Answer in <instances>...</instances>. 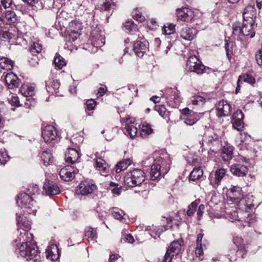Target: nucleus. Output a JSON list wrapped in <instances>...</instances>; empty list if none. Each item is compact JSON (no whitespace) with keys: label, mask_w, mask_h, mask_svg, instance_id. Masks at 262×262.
<instances>
[{"label":"nucleus","mask_w":262,"mask_h":262,"mask_svg":"<svg viewBox=\"0 0 262 262\" xmlns=\"http://www.w3.org/2000/svg\"><path fill=\"white\" fill-rule=\"evenodd\" d=\"M32 239L27 238L26 241H23L22 238L20 241L21 245H17L15 253L27 260L30 259L37 262L40 259V252L36 244L31 241Z\"/></svg>","instance_id":"nucleus-1"},{"label":"nucleus","mask_w":262,"mask_h":262,"mask_svg":"<svg viewBox=\"0 0 262 262\" xmlns=\"http://www.w3.org/2000/svg\"><path fill=\"white\" fill-rule=\"evenodd\" d=\"M254 11L252 6L245 8L243 13V23L242 26L243 36H249L252 38L255 35L254 27L256 26L253 19Z\"/></svg>","instance_id":"nucleus-2"},{"label":"nucleus","mask_w":262,"mask_h":262,"mask_svg":"<svg viewBox=\"0 0 262 262\" xmlns=\"http://www.w3.org/2000/svg\"><path fill=\"white\" fill-rule=\"evenodd\" d=\"M227 197L229 200L234 201L237 203L239 207H241L242 205L245 206V209L247 211V209H251L254 206L253 204L246 203V200L243 198L242 188L239 186H233L228 190L227 193Z\"/></svg>","instance_id":"nucleus-3"},{"label":"nucleus","mask_w":262,"mask_h":262,"mask_svg":"<svg viewBox=\"0 0 262 262\" xmlns=\"http://www.w3.org/2000/svg\"><path fill=\"white\" fill-rule=\"evenodd\" d=\"M18 205L24 208V212L28 214L35 215L37 206L33 199L27 193H21L17 196L16 200Z\"/></svg>","instance_id":"nucleus-4"},{"label":"nucleus","mask_w":262,"mask_h":262,"mask_svg":"<svg viewBox=\"0 0 262 262\" xmlns=\"http://www.w3.org/2000/svg\"><path fill=\"white\" fill-rule=\"evenodd\" d=\"M144 171L140 169H134L128 172L124 177V183L129 186L134 187L140 185L145 180Z\"/></svg>","instance_id":"nucleus-5"},{"label":"nucleus","mask_w":262,"mask_h":262,"mask_svg":"<svg viewBox=\"0 0 262 262\" xmlns=\"http://www.w3.org/2000/svg\"><path fill=\"white\" fill-rule=\"evenodd\" d=\"M163 97L167 103L172 107L178 108L182 101L180 92L175 88L166 89Z\"/></svg>","instance_id":"nucleus-6"},{"label":"nucleus","mask_w":262,"mask_h":262,"mask_svg":"<svg viewBox=\"0 0 262 262\" xmlns=\"http://www.w3.org/2000/svg\"><path fill=\"white\" fill-rule=\"evenodd\" d=\"M164 162L162 160V158L158 159L155 163H154L150 168V175L152 180H156L159 179L162 175L164 176L167 173L169 169V165L165 166V171L163 172L164 169L161 170V168L164 165Z\"/></svg>","instance_id":"nucleus-7"},{"label":"nucleus","mask_w":262,"mask_h":262,"mask_svg":"<svg viewBox=\"0 0 262 262\" xmlns=\"http://www.w3.org/2000/svg\"><path fill=\"white\" fill-rule=\"evenodd\" d=\"M17 223L18 228H22L24 231L23 233L20 232L18 237L19 241H21L22 238H23V241H26L27 238L33 239V234L28 232V230L31 228V225L29 221L27 220L26 217L18 216L17 218Z\"/></svg>","instance_id":"nucleus-8"},{"label":"nucleus","mask_w":262,"mask_h":262,"mask_svg":"<svg viewBox=\"0 0 262 262\" xmlns=\"http://www.w3.org/2000/svg\"><path fill=\"white\" fill-rule=\"evenodd\" d=\"M182 249L180 242L178 241L172 242L168 247L162 260L158 259L157 262H171L174 255H178Z\"/></svg>","instance_id":"nucleus-9"},{"label":"nucleus","mask_w":262,"mask_h":262,"mask_svg":"<svg viewBox=\"0 0 262 262\" xmlns=\"http://www.w3.org/2000/svg\"><path fill=\"white\" fill-rule=\"evenodd\" d=\"M186 68L188 70L196 73L198 74H203L205 72V67L195 56H191L187 60Z\"/></svg>","instance_id":"nucleus-10"},{"label":"nucleus","mask_w":262,"mask_h":262,"mask_svg":"<svg viewBox=\"0 0 262 262\" xmlns=\"http://www.w3.org/2000/svg\"><path fill=\"white\" fill-rule=\"evenodd\" d=\"M42 136L46 142H50L59 137L57 129L53 125H47L42 130Z\"/></svg>","instance_id":"nucleus-11"},{"label":"nucleus","mask_w":262,"mask_h":262,"mask_svg":"<svg viewBox=\"0 0 262 262\" xmlns=\"http://www.w3.org/2000/svg\"><path fill=\"white\" fill-rule=\"evenodd\" d=\"M78 172V169L76 166L67 165L60 170L59 176L62 180L69 181L74 178L75 173Z\"/></svg>","instance_id":"nucleus-12"},{"label":"nucleus","mask_w":262,"mask_h":262,"mask_svg":"<svg viewBox=\"0 0 262 262\" xmlns=\"http://www.w3.org/2000/svg\"><path fill=\"white\" fill-rule=\"evenodd\" d=\"M96 186L93 180H85L79 185V190L81 195H88L93 193Z\"/></svg>","instance_id":"nucleus-13"},{"label":"nucleus","mask_w":262,"mask_h":262,"mask_svg":"<svg viewBox=\"0 0 262 262\" xmlns=\"http://www.w3.org/2000/svg\"><path fill=\"white\" fill-rule=\"evenodd\" d=\"M244 115L241 110H237L232 117L231 123L233 128L238 131L242 130L244 128Z\"/></svg>","instance_id":"nucleus-14"},{"label":"nucleus","mask_w":262,"mask_h":262,"mask_svg":"<svg viewBox=\"0 0 262 262\" xmlns=\"http://www.w3.org/2000/svg\"><path fill=\"white\" fill-rule=\"evenodd\" d=\"M216 115L219 117L228 116L230 114L231 106L225 100L219 101L216 104Z\"/></svg>","instance_id":"nucleus-15"},{"label":"nucleus","mask_w":262,"mask_h":262,"mask_svg":"<svg viewBox=\"0 0 262 262\" xmlns=\"http://www.w3.org/2000/svg\"><path fill=\"white\" fill-rule=\"evenodd\" d=\"M226 174V170L224 168H220L215 171L214 177H209L210 184L213 188H216L221 185L222 179L224 178Z\"/></svg>","instance_id":"nucleus-16"},{"label":"nucleus","mask_w":262,"mask_h":262,"mask_svg":"<svg viewBox=\"0 0 262 262\" xmlns=\"http://www.w3.org/2000/svg\"><path fill=\"white\" fill-rule=\"evenodd\" d=\"M148 42L145 39L135 42L132 50L138 57H142L148 47Z\"/></svg>","instance_id":"nucleus-17"},{"label":"nucleus","mask_w":262,"mask_h":262,"mask_svg":"<svg viewBox=\"0 0 262 262\" xmlns=\"http://www.w3.org/2000/svg\"><path fill=\"white\" fill-rule=\"evenodd\" d=\"M176 14L178 19L184 21H190L194 17L193 12L187 8L177 10Z\"/></svg>","instance_id":"nucleus-18"},{"label":"nucleus","mask_w":262,"mask_h":262,"mask_svg":"<svg viewBox=\"0 0 262 262\" xmlns=\"http://www.w3.org/2000/svg\"><path fill=\"white\" fill-rule=\"evenodd\" d=\"M230 170L232 174L237 177L245 176L248 169L247 166L241 164H234L230 166Z\"/></svg>","instance_id":"nucleus-19"},{"label":"nucleus","mask_w":262,"mask_h":262,"mask_svg":"<svg viewBox=\"0 0 262 262\" xmlns=\"http://www.w3.org/2000/svg\"><path fill=\"white\" fill-rule=\"evenodd\" d=\"M5 80L9 89L17 88L19 84L18 78L12 72L8 73L5 76Z\"/></svg>","instance_id":"nucleus-20"},{"label":"nucleus","mask_w":262,"mask_h":262,"mask_svg":"<svg viewBox=\"0 0 262 262\" xmlns=\"http://www.w3.org/2000/svg\"><path fill=\"white\" fill-rule=\"evenodd\" d=\"M43 189L47 195H56L60 192L58 186L53 181L49 180L45 182Z\"/></svg>","instance_id":"nucleus-21"},{"label":"nucleus","mask_w":262,"mask_h":262,"mask_svg":"<svg viewBox=\"0 0 262 262\" xmlns=\"http://www.w3.org/2000/svg\"><path fill=\"white\" fill-rule=\"evenodd\" d=\"M115 0H104L102 4L100 5L99 9L101 11H106L108 13L106 16L108 17L111 15L116 6Z\"/></svg>","instance_id":"nucleus-22"},{"label":"nucleus","mask_w":262,"mask_h":262,"mask_svg":"<svg viewBox=\"0 0 262 262\" xmlns=\"http://www.w3.org/2000/svg\"><path fill=\"white\" fill-rule=\"evenodd\" d=\"M80 157L79 153L77 150L73 148H70L68 149L65 155L66 162L72 164L75 163Z\"/></svg>","instance_id":"nucleus-23"},{"label":"nucleus","mask_w":262,"mask_h":262,"mask_svg":"<svg viewBox=\"0 0 262 262\" xmlns=\"http://www.w3.org/2000/svg\"><path fill=\"white\" fill-rule=\"evenodd\" d=\"M74 25H76L77 27L75 29H72L71 33L69 34V40L71 42L76 40L80 34L81 24L77 21H72L70 24V27L72 28Z\"/></svg>","instance_id":"nucleus-24"},{"label":"nucleus","mask_w":262,"mask_h":262,"mask_svg":"<svg viewBox=\"0 0 262 262\" xmlns=\"http://www.w3.org/2000/svg\"><path fill=\"white\" fill-rule=\"evenodd\" d=\"M196 34V31L194 28H190L185 27L182 29L180 36L181 37L186 40H191L195 37Z\"/></svg>","instance_id":"nucleus-25"},{"label":"nucleus","mask_w":262,"mask_h":262,"mask_svg":"<svg viewBox=\"0 0 262 262\" xmlns=\"http://www.w3.org/2000/svg\"><path fill=\"white\" fill-rule=\"evenodd\" d=\"M94 166L97 170L100 171L102 175H104L109 171V167L106 162L101 158H98L96 159Z\"/></svg>","instance_id":"nucleus-26"},{"label":"nucleus","mask_w":262,"mask_h":262,"mask_svg":"<svg viewBox=\"0 0 262 262\" xmlns=\"http://www.w3.org/2000/svg\"><path fill=\"white\" fill-rule=\"evenodd\" d=\"M164 220H163V222H166V225H164L163 227H158V229H157L156 226H154L152 225L151 226L152 229L155 230V234L156 235H157L158 237L160 236V235L161 232H162L163 231H165L166 230H168L170 228H171L172 227V218L171 217H163Z\"/></svg>","instance_id":"nucleus-27"},{"label":"nucleus","mask_w":262,"mask_h":262,"mask_svg":"<svg viewBox=\"0 0 262 262\" xmlns=\"http://www.w3.org/2000/svg\"><path fill=\"white\" fill-rule=\"evenodd\" d=\"M234 147L227 144L224 146L221 151V157L225 162H228L233 157Z\"/></svg>","instance_id":"nucleus-28"},{"label":"nucleus","mask_w":262,"mask_h":262,"mask_svg":"<svg viewBox=\"0 0 262 262\" xmlns=\"http://www.w3.org/2000/svg\"><path fill=\"white\" fill-rule=\"evenodd\" d=\"M60 83L57 80H49L46 82L47 91L51 94H57L59 92Z\"/></svg>","instance_id":"nucleus-29"},{"label":"nucleus","mask_w":262,"mask_h":262,"mask_svg":"<svg viewBox=\"0 0 262 262\" xmlns=\"http://www.w3.org/2000/svg\"><path fill=\"white\" fill-rule=\"evenodd\" d=\"M20 92L25 97H32L35 94V88L29 84L21 85L19 90Z\"/></svg>","instance_id":"nucleus-30"},{"label":"nucleus","mask_w":262,"mask_h":262,"mask_svg":"<svg viewBox=\"0 0 262 262\" xmlns=\"http://www.w3.org/2000/svg\"><path fill=\"white\" fill-rule=\"evenodd\" d=\"M242 240L243 239L241 237H236L233 238V241L238 249L236 252L237 253L241 255L242 257H244V255H245L248 251V247H246L245 245L241 244Z\"/></svg>","instance_id":"nucleus-31"},{"label":"nucleus","mask_w":262,"mask_h":262,"mask_svg":"<svg viewBox=\"0 0 262 262\" xmlns=\"http://www.w3.org/2000/svg\"><path fill=\"white\" fill-rule=\"evenodd\" d=\"M47 257L52 260L57 259L59 257L58 249L56 245H52L48 248L46 251Z\"/></svg>","instance_id":"nucleus-32"},{"label":"nucleus","mask_w":262,"mask_h":262,"mask_svg":"<svg viewBox=\"0 0 262 262\" xmlns=\"http://www.w3.org/2000/svg\"><path fill=\"white\" fill-rule=\"evenodd\" d=\"M94 34V33H93ZM92 43L96 48L101 47L105 43V38L102 35H97L92 36Z\"/></svg>","instance_id":"nucleus-33"},{"label":"nucleus","mask_w":262,"mask_h":262,"mask_svg":"<svg viewBox=\"0 0 262 262\" xmlns=\"http://www.w3.org/2000/svg\"><path fill=\"white\" fill-rule=\"evenodd\" d=\"M14 62L8 58L2 57L0 58V68L3 69L11 70L14 67Z\"/></svg>","instance_id":"nucleus-34"},{"label":"nucleus","mask_w":262,"mask_h":262,"mask_svg":"<svg viewBox=\"0 0 262 262\" xmlns=\"http://www.w3.org/2000/svg\"><path fill=\"white\" fill-rule=\"evenodd\" d=\"M41 159L45 166H48L52 163L53 157L50 150H46L41 154Z\"/></svg>","instance_id":"nucleus-35"},{"label":"nucleus","mask_w":262,"mask_h":262,"mask_svg":"<svg viewBox=\"0 0 262 262\" xmlns=\"http://www.w3.org/2000/svg\"><path fill=\"white\" fill-rule=\"evenodd\" d=\"M203 174V170L200 167H194L189 175V180L194 181L200 179Z\"/></svg>","instance_id":"nucleus-36"},{"label":"nucleus","mask_w":262,"mask_h":262,"mask_svg":"<svg viewBox=\"0 0 262 262\" xmlns=\"http://www.w3.org/2000/svg\"><path fill=\"white\" fill-rule=\"evenodd\" d=\"M242 30L240 22H235L232 25V34L237 37V39H241V37L243 36Z\"/></svg>","instance_id":"nucleus-37"},{"label":"nucleus","mask_w":262,"mask_h":262,"mask_svg":"<svg viewBox=\"0 0 262 262\" xmlns=\"http://www.w3.org/2000/svg\"><path fill=\"white\" fill-rule=\"evenodd\" d=\"M151 133H152V129L151 128L150 125L146 122L143 123L142 124L140 132L141 137L143 138H146Z\"/></svg>","instance_id":"nucleus-38"},{"label":"nucleus","mask_w":262,"mask_h":262,"mask_svg":"<svg viewBox=\"0 0 262 262\" xmlns=\"http://www.w3.org/2000/svg\"><path fill=\"white\" fill-rule=\"evenodd\" d=\"M6 19L8 21L9 24L15 23L18 18L16 14L14 11H7L5 13Z\"/></svg>","instance_id":"nucleus-39"},{"label":"nucleus","mask_w":262,"mask_h":262,"mask_svg":"<svg viewBox=\"0 0 262 262\" xmlns=\"http://www.w3.org/2000/svg\"><path fill=\"white\" fill-rule=\"evenodd\" d=\"M205 101V99L202 96L195 95L192 96L189 100V103L195 105H202Z\"/></svg>","instance_id":"nucleus-40"},{"label":"nucleus","mask_w":262,"mask_h":262,"mask_svg":"<svg viewBox=\"0 0 262 262\" xmlns=\"http://www.w3.org/2000/svg\"><path fill=\"white\" fill-rule=\"evenodd\" d=\"M126 133L133 139L137 136V128L133 124L127 125L125 127Z\"/></svg>","instance_id":"nucleus-41"},{"label":"nucleus","mask_w":262,"mask_h":262,"mask_svg":"<svg viewBox=\"0 0 262 262\" xmlns=\"http://www.w3.org/2000/svg\"><path fill=\"white\" fill-rule=\"evenodd\" d=\"M54 63L55 67L58 69H61L62 67L66 64L64 59L60 55H57L55 57Z\"/></svg>","instance_id":"nucleus-42"},{"label":"nucleus","mask_w":262,"mask_h":262,"mask_svg":"<svg viewBox=\"0 0 262 262\" xmlns=\"http://www.w3.org/2000/svg\"><path fill=\"white\" fill-rule=\"evenodd\" d=\"M42 50V46L39 42H34L30 47V53L31 54H39Z\"/></svg>","instance_id":"nucleus-43"},{"label":"nucleus","mask_w":262,"mask_h":262,"mask_svg":"<svg viewBox=\"0 0 262 262\" xmlns=\"http://www.w3.org/2000/svg\"><path fill=\"white\" fill-rule=\"evenodd\" d=\"M136 26L132 23L127 22L126 23L123 29L127 33H132L137 30Z\"/></svg>","instance_id":"nucleus-44"},{"label":"nucleus","mask_w":262,"mask_h":262,"mask_svg":"<svg viewBox=\"0 0 262 262\" xmlns=\"http://www.w3.org/2000/svg\"><path fill=\"white\" fill-rule=\"evenodd\" d=\"M163 30L166 35L172 34L175 31V25L172 24H167V26H164Z\"/></svg>","instance_id":"nucleus-45"},{"label":"nucleus","mask_w":262,"mask_h":262,"mask_svg":"<svg viewBox=\"0 0 262 262\" xmlns=\"http://www.w3.org/2000/svg\"><path fill=\"white\" fill-rule=\"evenodd\" d=\"M29 195H35L39 193V189L37 185L30 186L27 189Z\"/></svg>","instance_id":"nucleus-46"},{"label":"nucleus","mask_w":262,"mask_h":262,"mask_svg":"<svg viewBox=\"0 0 262 262\" xmlns=\"http://www.w3.org/2000/svg\"><path fill=\"white\" fill-rule=\"evenodd\" d=\"M197 205V203L195 202L191 203V204L188 206V209L187 211V214L188 216H191L193 215L196 211Z\"/></svg>","instance_id":"nucleus-47"},{"label":"nucleus","mask_w":262,"mask_h":262,"mask_svg":"<svg viewBox=\"0 0 262 262\" xmlns=\"http://www.w3.org/2000/svg\"><path fill=\"white\" fill-rule=\"evenodd\" d=\"M239 78H242V82L244 81L250 84H252L255 82V79L249 74H245L243 76H240Z\"/></svg>","instance_id":"nucleus-48"},{"label":"nucleus","mask_w":262,"mask_h":262,"mask_svg":"<svg viewBox=\"0 0 262 262\" xmlns=\"http://www.w3.org/2000/svg\"><path fill=\"white\" fill-rule=\"evenodd\" d=\"M31 55L32 57L29 58V62L32 67H36L38 64L39 59L35 54Z\"/></svg>","instance_id":"nucleus-49"},{"label":"nucleus","mask_w":262,"mask_h":262,"mask_svg":"<svg viewBox=\"0 0 262 262\" xmlns=\"http://www.w3.org/2000/svg\"><path fill=\"white\" fill-rule=\"evenodd\" d=\"M85 236L92 240H94L97 236L96 232L93 229H90L85 231Z\"/></svg>","instance_id":"nucleus-50"},{"label":"nucleus","mask_w":262,"mask_h":262,"mask_svg":"<svg viewBox=\"0 0 262 262\" xmlns=\"http://www.w3.org/2000/svg\"><path fill=\"white\" fill-rule=\"evenodd\" d=\"M5 15H0V28L2 29H6L7 26L10 25L9 23L6 20Z\"/></svg>","instance_id":"nucleus-51"},{"label":"nucleus","mask_w":262,"mask_h":262,"mask_svg":"<svg viewBox=\"0 0 262 262\" xmlns=\"http://www.w3.org/2000/svg\"><path fill=\"white\" fill-rule=\"evenodd\" d=\"M127 168V165H125L123 161L120 162L116 165V172L117 173H119L122 170L126 169Z\"/></svg>","instance_id":"nucleus-52"},{"label":"nucleus","mask_w":262,"mask_h":262,"mask_svg":"<svg viewBox=\"0 0 262 262\" xmlns=\"http://www.w3.org/2000/svg\"><path fill=\"white\" fill-rule=\"evenodd\" d=\"M198 121L197 119L194 118V117L192 116L188 117L187 118H186L184 120V123L189 125H192L194 123Z\"/></svg>","instance_id":"nucleus-53"},{"label":"nucleus","mask_w":262,"mask_h":262,"mask_svg":"<svg viewBox=\"0 0 262 262\" xmlns=\"http://www.w3.org/2000/svg\"><path fill=\"white\" fill-rule=\"evenodd\" d=\"M221 134H217L216 132H213L211 135L210 136H209L208 137V141L210 142H212L214 141H216L219 139V138L221 137Z\"/></svg>","instance_id":"nucleus-54"},{"label":"nucleus","mask_w":262,"mask_h":262,"mask_svg":"<svg viewBox=\"0 0 262 262\" xmlns=\"http://www.w3.org/2000/svg\"><path fill=\"white\" fill-rule=\"evenodd\" d=\"M133 13V16L134 19L140 21H142L144 20V17L137 10H135Z\"/></svg>","instance_id":"nucleus-55"},{"label":"nucleus","mask_w":262,"mask_h":262,"mask_svg":"<svg viewBox=\"0 0 262 262\" xmlns=\"http://www.w3.org/2000/svg\"><path fill=\"white\" fill-rule=\"evenodd\" d=\"M23 1L32 7L38 8L40 6L39 0H23Z\"/></svg>","instance_id":"nucleus-56"},{"label":"nucleus","mask_w":262,"mask_h":262,"mask_svg":"<svg viewBox=\"0 0 262 262\" xmlns=\"http://www.w3.org/2000/svg\"><path fill=\"white\" fill-rule=\"evenodd\" d=\"M86 108L89 110H93L96 105V101L93 99H89L86 101Z\"/></svg>","instance_id":"nucleus-57"},{"label":"nucleus","mask_w":262,"mask_h":262,"mask_svg":"<svg viewBox=\"0 0 262 262\" xmlns=\"http://www.w3.org/2000/svg\"><path fill=\"white\" fill-rule=\"evenodd\" d=\"M204 210H205V206L203 204H201L199 206V208L197 211V216H198V220H201Z\"/></svg>","instance_id":"nucleus-58"},{"label":"nucleus","mask_w":262,"mask_h":262,"mask_svg":"<svg viewBox=\"0 0 262 262\" xmlns=\"http://www.w3.org/2000/svg\"><path fill=\"white\" fill-rule=\"evenodd\" d=\"M255 59L259 66H262V51H258L256 53Z\"/></svg>","instance_id":"nucleus-59"},{"label":"nucleus","mask_w":262,"mask_h":262,"mask_svg":"<svg viewBox=\"0 0 262 262\" xmlns=\"http://www.w3.org/2000/svg\"><path fill=\"white\" fill-rule=\"evenodd\" d=\"M10 102L12 105L16 106H20L19 103V99L18 97L16 96H12L11 98Z\"/></svg>","instance_id":"nucleus-60"},{"label":"nucleus","mask_w":262,"mask_h":262,"mask_svg":"<svg viewBox=\"0 0 262 262\" xmlns=\"http://www.w3.org/2000/svg\"><path fill=\"white\" fill-rule=\"evenodd\" d=\"M123 213V212L122 211H121V212L116 211H112V214L113 216L117 220H120V219H122Z\"/></svg>","instance_id":"nucleus-61"},{"label":"nucleus","mask_w":262,"mask_h":262,"mask_svg":"<svg viewBox=\"0 0 262 262\" xmlns=\"http://www.w3.org/2000/svg\"><path fill=\"white\" fill-rule=\"evenodd\" d=\"M2 5L4 8H9L12 4V0H1Z\"/></svg>","instance_id":"nucleus-62"},{"label":"nucleus","mask_w":262,"mask_h":262,"mask_svg":"<svg viewBox=\"0 0 262 262\" xmlns=\"http://www.w3.org/2000/svg\"><path fill=\"white\" fill-rule=\"evenodd\" d=\"M182 114L188 117L193 116L194 115L192 111L189 110L187 107L182 110Z\"/></svg>","instance_id":"nucleus-63"},{"label":"nucleus","mask_w":262,"mask_h":262,"mask_svg":"<svg viewBox=\"0 0 262 262\" xmlns=\"http://www.w3.org/2000/svg\"><path fill=\"white\" fill-rule=\"evenodd\" d=\"M195 252V254L198 257H200L201 255H203V249L202 247V245H196Z\"/></svg>","instance_id":"nucleus-64"}]
</instances>
